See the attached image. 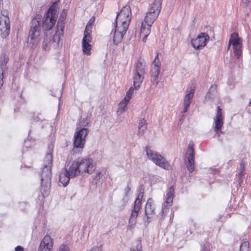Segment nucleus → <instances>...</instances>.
I'll return each instance as SVG.
<instances>
[{"label":"nucleus","instance_id":"f257e3e1","mask_svg":"<svg viewBox=\"0 0 251 251\" xmlns=\"http://www.w3.org/2000/svg\"><path fill=\"white\" fill-rule=\"evenodd\" d=\"M131 15V9L128 5L124 6L117 13L115 25L113 24L114 28L111 32V34H113V41L114 44L117 45L122 41L130 24Z\"/></svg>","mask_w":251,"mask_h":251},{"label":"nucleus","instance_id":"f03ea898","mask_svg":"<svg viewBox=\"0 0 251 251\" xmlns=\"http://www.w3.org/2000/svg\"><path fill=\"white\" fill-rule=\"evenodd\" d=\"M52 163V156L50 153L46 155L43 167L41 168V192L43 197L48 195L51 182V168Z\"/></svg>","mask_w":251,"mask_h":251},{"label":"nucleus","instance_id":"7ed1b4c3","mask_svg":"<svg viewBox=\"0 0 251 251\" xmlns=\"http://www.w3.org/2000/svg\"><path fill=\"white\" fill-rule=\"evenodd\" d=\"M90 122L88 117L81 118L76 127V131L74 136L73 145L75 148H83L85 143V138L89 130L86 127Z\"/></svg>","mask_w":251,"mask_h":251},{"label":"nucleus","instance_id":"20e7f679","mask_svg":"<svg viewBox=\"0 0 251 251\" xmlns=\"http://www.w3.org/2000/svg\"><path fill=\"white\" fill-rule=\"evenodd\" d=\"M162 0H154L146 13L144 24L151 25L158 17L161 9Z\"/></svg>","mask_w":251,"mask_h":251},{"label":"nucleus","instance_id":"39448f33","mask_svg":"<svg viewBox=\"0 0 251 251\" xmlns=\"http://www.w3.org/2000/svg\"><path fill=\"white\" fill-rule=\"evenodd\" d=\"M41 24L36 17L33 18L31 23L27 42L32 44V47H36L39 42Z\"/></svg>","mask_w":251,"mask_h":251},{"label":"nucleus","instance_id":"423d86ee","mask_svg":"<svg viewBox=\"0 0 251 251\" xmlns=\"http://www.w3.org/2000/svg\"><path fill=\"white\" fill-rule=\"evenodd\" d=\"M144 186L140 185L138 189V194L134 202V206L131 210L129 223L134 225L136 223L137 217L141 207V201L144 195Z\"/></svg>","mask_w":251,"mask_h":251},{"label":"nucleus","instance_id":"0eeeda50","mask_svg":"<svg viewBox=\"0 0 251 251\" xmlns=\"http://www.w3.org/2000/svg\"><path fill=\"white\" fill-rule=\"evenodd\" d=\"M145 151L148 158L155 164L165 169L169 168V162L159 153L151 150L149 146H146Z\"/></svg>","mask_w":251,"mask_h":251},{"label":"nucleus","instance_id":"6e6552de","mask_svg":"<svg viewBox=\"0 0 251 251\" xmlns=\"http://www.w3.org/2000/svg\"><path fill=\"white\" fill-rule=\"evenodd\" d=\"M56 21V17L55 12L50 6L45 14L44 17L42 19V28L45 30L51 29L55 25Z\"/></svg>","mask_w":251,"mask_h":251},{"label":"nucleus","instance_id":"1a4fd4ad","mask_svg":"<svg viewBox=\"0 0 251 251\" xmlns=\"http://www.w3.org/2000/svg\"><path fill=\"white\" fill-rule=\"evenodd\" d=\"M80 174L87 173L91 174L95 170L96 167L93 164V160L89 158L77 159L75 161Z\"/></svg>","mask_w":251,"mask_h":251},{"label":"nucleus","instance_id":"9d476101","mask_svg":"<svg viewBox=\"0 0 251 251\" xmlns=\"http://www.w3.org/2000/svg\"><path fill=\"white\" fill-rule=\"evenodd\" d=\"M160 66L161 63L159 62L158 54L157 52L150 71L151 82L153 85L156 86L158 84V76L160 72Z\"/></svg>","mask_w":251,"mask_h":251},{"label":"nucleus","instance_id":"9b49d317","mask_svg":"<svg viewBox=\"0 0 251 251\" xmlns=\"http://www.w3.org/2000/svg\"><path fill=\"white\" fill-rule=\"evenodd\" d=\"M194 144L193 141H190L188 146V151L187 153L186 160L185 163L187 169L190 173L194 171Z\"/></svg>","mask_w":251,"mask_h":251},{"label":"nucleus","instance_id":"f8f14e48","mask_svg":"<svg viewBox=\"0 0 251 251\" xmlns=\"http://www.w3.org/2000/svg\"><path fill=\"white\" fill-rule=\"evenodd\" d=\"M209 40V36L204 32L200 33L195 39H192L191 45L197 50H201L204 47Z\"/></svg>","mask_w":251,"mask_h":251},{"label":"nucleus","instance_id":"ddd939ff","mask_svg":"<svg viewBox=\"0 0 251 251\" xmlns=\"http://www.w3.org/2000/svg\"><path fill=\"white\" fill-rule=\"evenodd\" d=\"M155 208L153 204V201L151 198H149L145 206V216L144 221L145 223H149L155 215Z\"/></svg>","mask_w":251,"mask_h":251},{"label":"nucleus","instance_id":"4468645a","mask_svg":"<svg viewBox=\"0 0 251 251\" xmlns=\"http://www.w3.org/2000/svg\"><path fill=\"white\" fill-rule=\"evenodd\" d=\"M224 116L222 112V109L220 106L217 107V112L215 117L214 118V131L220 136L221 134L223 133L221 130L222 127L224 125Z\"/></svg>","mask_w":251,"mask_h":251},{"label":"nucleus","instance_id":"2eb2a0df","mask_svg":"<svg viewBox=\"0 0 251 251\" xmlns=\"http://www.w3.org/2000/svg\"><path fill=\"white\" fill-rule=\"evenodd\" d=\"M195 91L194 86H190L188 87L186 91V95L183 100V108L182 111L183 114L187 112L188 108L191 103Z\"/></svg>","mask_w":251,"mask_h":251},{"label":"nucleus","instance_id":"dca6fc26","mask_svg":"<svg viewBox=\"0 0 251 251\" xmlns=\"http://www.w3.org/2000/svg\"><path fill=\"white\" fill-rule=\"evenodd\" d=\"M10 20L9 18L0 19V35L2 38L8 36L10 33Z\"/></svg>","mask_w":251,"mask_h":251},{"label":"nucleus","instance_id":"f3484780","mask_svg":"<svg viewBox=\"0 0 251 251\" xmlns=\"http://www.w3.org/2000/svg\"><path fill=\"white\" fill-rule=\"evenodd\" d=\"M175 193V188L174 186H171L167 193V198L165 201L166 205H164L162 207V217L165 214H166L167 210H169V207L172 205L173 201L174 196Z\"/></svg>","mask_w":251,"mask_h":251},{"label":"nucleus","instance_id":"a211bd4d","mask_svg":"<svg viewBox=\"0 0 251 251\" xmlns=\"http://www.w3.org/2000/svg\"><path fill=\"white\" fill-rule=\"evenodd\" d=\"M77 164L75 161L70 162L65 168L66 173L72 178L79 176L80 174V170L78 168Z\"/></svg>","mask_w":251,"mask_h":251},{"label":"nucleus","instance_id":"6ab92c4d","mask_svg":"<svg viewBox=\"0 0 251 251\" xmlns=\"http://www.w3.org/2000/svg\"><path fill=\"white\" fill-rule=\"evenodd\" d=\"M52 239L48 235L45 236L41 241L38 251H52Z\"/></svg>","mask_w":251,"mask_h":251},{"label":"nucleus","instance_id":"aec40b11","mask_svg":"<svg viewBox=\"0 0 251 251\" xmlns=\"http://www.w3.org/2000/svg\"><path fill=\"white\" fill-rule=\"evenodd\" d=\"M231 44L233 46V49L242 48V39L239 37L238 33L234 32L231 34L228 49L229 48Z\"/></svg>","mask_w":251,"mask_h":251},{"label":"nucleus","instance_id":"412c9836","mask_svg":"<svg viewBox=\"0 0 251 251\" xmlns=\"http://www.w3.org/2000/svg\"><path fill=\"white\" fill-rule=\"evenodd\" d=\"M138 128V135H143L147 129V123L145 119L143 118L139 120Z\"/></svg>","mask_w":251,"mask_h":251},{"label":"nucleus","instance_id":"4be33fe9","mask_svg":"<svg viewBox=\"0 0 251 251\" xmlns=\"http://www.w3.org/2000/svg\"><path fill=\"white\" fill-rule=\"evenodd\" d=\"M71 178L72 177L69 176L64 170L59 174V181L60 183L62 184L64 187H65L69 183Z\"/></svg>","mask_w":251,"mask_h":251},{"label":"nucleus","instance_id":"5701e85b","mask_svg":"<svg viewBox=\"0 0 251 251\" xmlns=\"http://www.w3.org/2000/svg\"><path fill=\"white\" fill-rule=\"evenodd\" d=\"M144 75H140L137 73H134L133 75V86L135 89L140 87L144 78Z\"/></svg>","mask_w":251,"mask_h":251},{"label":"nucleus","instance_id":"b1692460","mask_svg":"<svg viewBox=\"0 0 251 251\" xmlns=\"http://www.w3.org/2000/svg\"><path fill=\"white\" fill-rule=\"evenodd\" d=\"M89 25H88L85 27L84 31V37L83 38L82 43H90L92 40V38L91 37L92 30L90 29H89Z\"/></svg>","mask_w":251,"mask_h":251},{"label":"nucleus","instance_id":"393cba45","mask_svg":"<svg viewBox=\"0 0 251 251\" xmlns=\"http://www.w3.org/2000/svg\"><path fill=\"white\" fill-rule=\"evenodd\" d=\"M145 63L141 62L140 60H138L135 65V69L134 71V73H137L140 75L145 74Z\"/></svg>","mask_w":251,"mask_h":251},{"label":"nucleus","instance_id":"a878e982","mask_svg":"<svg viewBox=\"0 0 251 251\" xmlns=\"http://www.w3.org/2000/svg\"><path fill=\"white\" fill-rule=\"evenodd\" d=\"M65 27V22L64 19L61 20V17L59 18L57 25H56V33H58L61 36H63L64 34V29Z\"/></svg>","mask_w":251,"mask_h":251},{"label":"nucleus","instance_id":"bb28decb","mask_svg":"<svg viewBox=\"0 0 251 251\" xmlns=\"http://www.w3.org/2000/svg\"><path fill=\"white\" fill-rule=\"evenodd\" d=\"M151 25H149L148 24H144V23L142 22L141 26V36L145 35V37H148L151 33Z\"/></svg>","mask_w":251,"mask_h":251},{"label":"nucleus","instance_id":"cd10ccee","mask_svg":"<svg viewBox=\"0 0 251 251\" xmlns=\"http://www.w3.org/2000/svg\"><path fill=\"white\" fill-rule=\"evenodd\" d=\"M9 61V57L5 54H2L0 57V68L2 69L3 73L6 69V64Z\"/></svg>","mask_w":251,"mask_h":251},{"label":"nucleus","instance_id":"c85d7f7f","mask_svg":"<svg viewBox=\"0 0 251 251\" xmlns=\"http://www.w3.org/2000/svg\"><path fill=\"white\" fill-rule=\"evenodd\" d=\"M245 170V163L244 161H242L240 164V168H239V173L238 175V182L240 183L241 182H242V177L244 175V173Z\"/></svg>","mask_w":251,"mask_h":251},{"label":"nucleus","instance_id":"c756f323","mask_svg":"<svg viewBox=\"0 0 251 251\" xmlns=\"http://www.w3.org/2000/svg\"><path fill=\"white\" fill-rule=\"evenodd\" d=\"M82 50L85 54L87 55H90L92 46L88 43H82Z\"/></svg>","mask_w":251,"mask_h":251},{"label":"nucleus","instance_id":"7c9ffc66","mask_svg":"<svg viewBox=\"0 0 251 251\" xmlns=\"http://www.w3.org/2000/svg\"><path fill=\"white\" fill-rule=\"evenodd\" d=\"M63 36L59 35L58 33H55L54 35L52 37V41L54 43L53 46L55 48H59L60 45V39Z\"/></svg>","mask_w":251,"mask_h":251},{"label":"nucleus","instance_id":"2f4dec72","mask_svg":"<svg viewBox=\"0 0 251 251\" xmlns=\"http://www.w3.org/2000/svg\"><path fill=\"white\" fill-rule=\"evenodd\" d=\"M129 101V100H127L125 98V99L120 102L119 104V110L121 112H123L125 111V108Z\"/></svg>","mask_w":251,"mask_h":251},{"label":"nucleus","instance_id":"473e14b6","mask_svg":"<svg viewBox=\"0 0 251 251\" xmlns=\"http://www.w3.org/2000/svg\"><path fill=\"white\" fill-rule=\"evenodd\" d=\"M135 243L136 245L131 248L130 251H143L141 241L137 240Z\"/></svg>","mask_w":251,"mask_h":251},{"label":"nucleus","instance_id":"72a5a7b5","mask_svg":"<svg viewBox=\"0 0 251 251\" xmlns=\"http://www.w3.org/2000/svg\"><path fill=\"white\" fill-rule=\"evenodd\" d=\"M129 199L128 196H125L122 200L121 205L119 206V208L120 210L124 209Z\"/></svg>","mask_w":251,"mask_h":251},{"label":"nucleus","instance_id":"f704fd0d","mask_svg":"<svg viewBox=\"0 0 251 251\" xmlns=\"http://www.w3.org/2000/svg\"><path fill=\"white\" fill-rule=\"evenodd\" d=\"M134 89V87H131L127 91L126 96L125 97V98H126L127 100H130V99L131 98Z\"/></svg>","mask_w":251,"mask_h":251},{"label":"nucleus","instance_id":"c9c22d12","mask_svg":"<svg viewBox=\"0 0 251 251\" xmlns=\"http://www.w3.org/2000/svg\"><path fill=\"white\" fill-rule=\"evenodd\" d=\"M249 242L248 241H244L243 242L241 246L240 250L249 251Z\"/></svg>","mask_w":251,"mask_h":251},{"label":"nucleus","instance_id":"e433bc0d","mask_svg":"<svg viewBox=\"0 0 251 251\" xmlns=\"http://www.w3.org/2000/svg\"><path fill=\"white\" fill-rule=\"evenodd\" d=\"M50 42V38H46L44 39V41L43 42V49L44 50H48V45L49 44Z\"/></svg>","mask_w":251,"mask_h":251},{"label":"nucleus","instance_id":"4c0bfd02","mask_svg":"<svg viewBox=\"0 0 251 251\" xmlns=\"http://www.w3.org/2000/svg\"><path fill=\"white\" fill-rule=\"evenodd\" d=\"M233 49L235 56H236L237 58H239L242 54L241 48H234Z\"/></svg>","mask_w":251,"mask_h":251},{"label":"nucleus","instance_id":"58836bf2","mask_svg":"<svg viewBox=\"0 0 251 251\" xmlns=\"http://www.w3.org/2000/svg\"><path fill=\"white\" fill-rule=\"evenodd\" d=\"M213 97L214 95L209 91H208L205 95V100H212L213 99Z\"/></svg>","mask_w":251,"mask_h":251},{"label":"nucleus","instance_id":"ea45409f","mask_svg":"<svg viewBox=\"0 0 251 251\" xmlns=\"http://www.w3.org/2000/svg\"><path fill=\"white\" fill-rule=\"evenodd\" d=\"M3 73L2 71V69L0 68V89L1 86L3 85Z\"/></svg>","mask_w":251,"mask_h":251},{"label":"nucleus","instance_id":"a19ab883","mask_svg":"<svg viewBox=\"0 0 251 251\" xmlns=\"http://www.w3.org/2000/svg\"><path fill=\"white\" fill-rule=\"evenodd\" d=\"M9 18L8 17V13L6 10L1 11V16H0V19H3V18Z\"/></svg>","mask_w":251,"mask_h":251},{"label":"nucleus","instance_id":"79ce46f5","mask_svg":"<svg viewBox=\"0 0 251 251\" xmlns=\"http://www.w3.org/2000/svg\"><path fill=\"white\" fill-rule=\"evenodd\" d=\"M102 173L100 172H98L95 176L94 179L96 180H99L102 177Z\"/></svg>","mask_w":251,"mask_h":251},{"label":"nucleus","instance_id":"37998d69","mask_svg":"<svg viewBox=\"0 0 251 251\" xmlns=\"http://www.w3.org/2000/svg\"><path fill=\"white\" fill-rule=\"evenodd\" d=\"M53 149V145L52 143H50L48 145V151L47 152L46 155L48 153H50L52 155L51 151Z\"/></svg>","mask_w":251,"mask_h":251},{"label":"nucleus","instance_id":"c03bdc74","mask_svg":"<svg viewBox=\"0 0 251 251\" xmlns=\"http://www.w3.org/2000/svg\"><path fill=\"white\" fill-rule=\"evenodd\" d=\"M59 251H69V248L66 245H62L60 247Z\"/></svg>","mask_w":251,"mask_h":251},{"label":"nucleus","instance_id":"a18cd8bd","mask_svg":"<svg viewBox=\"0 0 251 251\" xmlns=\"http://www.w3.org/2000/svg\"><path fill=\"white\" fill-rule=\"evenodd\" d=\"M216 89H217V86L216 85H212L209 91L210 92H215L216 90Z\"/></svg>","mask_w":251,"mask_h":251},{"label":"nucleus","instance_id":"49530a36","mask_svg":"<svg viewBox=\"0 0 251 251\" xmlns=\"http://www.w3.org/2000/svg\"><path fill=\"white\" fill-rule=\"evenodd\" d=\"M124 191L125 193V196H128V193L130 191V188L129 187L128 185H127Z\"/></svg>","mask_w":251,"mask_h":251},{"label":"nucleus","instance_id":"de8ad7c7","mask_svg":"<svg viewBox=\"0 0 251 251\" xmlns=\"http://www.w3.org/2000/svg\"><path fill=\"white\" fill-rule=\"evenodd\" d=\"M24 248L21 246H18L15 248V251H24Z\"/></svg>","mask_w":251,"mask_h":251},{"label":"nucleus","instance_id":"09e8293b","mask_svg":"<svg viewBox=\"0 0 251 251\" xmlns=\"http://www.w3.org/2000/svg\"><path fill=\"white\" fill-rule=\"evenodd\" d=\"M78 149H82V148H75V147L74 146V149L73 150V151H74V152H77V150ZM77 152H79V151H77Z\"/></svg>","mask_w":251,"mask_h":251},{"label":"nucleus","instance_id":"8fccbe9b","mask_svg":"<svg viewBox=\"0 0 251 251\" xmlns=\"http://www.w3.org/2000/svg\"><path fill=\"white\" fill-rule=\"evenodd\" d=\"M88 25H89V29H90L91 30V29H92V24L90 23V21L87 23L86 26H87Z\"/></svg>","mask_w":251,"mask_h":251},{"label":"nucleus","instance_id":"3c124183","mask_svg":"<svg viewBox=\"0 0 251 251\" xmlns=\"http://www.w3.org/2000/svg\"><path fill=\"white\" fill-rule=\"evenodd\" d=\"M143 36H144V37L143 38L142 40H143V41L144 42H146V40H147V37H145V35H143Z\"/></svg>","mask_w":251,"mask_h":251},{"label":"nucleus","instance_id":"603ef678","mask_svg":"<svg viewBox=\"0 0 251 251\" xmlns=\"http://www.w3.org/2000/svg\"><path fill=\"white\" fill-rule=\"evenodd\" d=\"M2 5V0H0V10Z\"/></svg>","mask_w":251,"mask_h":251},{"label":"nucleus","instance_id":"864d4df0","mask_svg":"<svg viewBox=\"0 0 251 251\" xmlns=\"http://www.w3.org/2000/svg\"><path fill=\"white\" fill-rule=\"evenodd\" d=\"M247 2L250 1L251 0H246Z\"/></svg>","mask_w":251,"mask_h":251},{"label":"nucleus","instance_id":"5fc2aeb1","mask_svg":"<svg viewBox=\"0 0 251 251\" xmlns=\"http://www.w3.org/2000/svg\"><path fill=\"white\" fill-rule=\"evenodd\" d=\"M30 132H31V130H30L29 131V133Z\"/></svg>","mask_w":251,"mask_h":251},{"label":"nucleus","instance_id":"6e6d98bb","mask_svg":"<svg viewBox=\"0 0 251 251\" xmlns=\"http://www.w3.org/2000/svg\"><path fill=\"white\" fill-rule=\"evenodd\" d=\"M250 103H251V102H250Z\"/></svg>","mask_w":251,"mask_h":251}]
</instances>
